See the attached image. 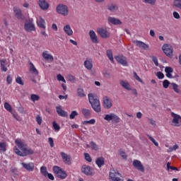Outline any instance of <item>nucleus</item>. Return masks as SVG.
<instances>
[{
  "instance_id": "1",
  "label": "nucleus",
  "mask_w": 181,
  "mask_h": 181,
  "mask_svg": "<svg viewBox=\"0 0 181 181\" xmlns=\"http://www.w3.org/2000/svg\"><path fill=\"white\" fill-rule=\"evenodd\" d=\"M16 146H14L13 151L18 156H28L29 155H33V151L32 148L28 147V144L21 139L15 140Z\"/></svg>"
},
{
  "instance_id": "2",
  "label": "nucleus",
  "mask_w": 181,
  "mask_h": 181,
  "mask_svg": "<svg viewBox=\"0 0 181 181\" xmlns=\"http://www.w3.org/2000/svg\"><path fill=\"white\" fill-rule=\"evenodd\" d=\"M88 97L93 110L95 112H101V104L100 103V100L97 99V97L93 93H89Z\"/></svg>"
},
{
  "instance_id": "3",
  "label": "nucleus",
  "mask_w": 181,
  "mask_h": 181,
  "mask_svg": "<svg viewBox=\"0 0 181 181\" xmlns=\"http://www.w3.org/2000/svg\"><path fill=\"white\" fill-rule=\"evenodd\" d=\"M121 173H119L118 170L114 168L110 169L109 172L110 181H124V180L121 179Z\"/></svg>"
},
{
  "instance_id": "4",
  "label": "nucleus",
  "mask_w": 181,
  "mask_h": 181,
  "mask_svg": "<svg viewBox=\"0 0 181 181\" xmlns=\"http://www.w3.org/2000/svg\"><path fill=\"white\" fill-rule=\"evenodd\" d=\"M53 172L57 177H59V179H62V180L67 177V173L57 165L53 167Z\"/></svg>"
},
{
  "instance_id": "5",
  "label": "nucleus",
  "mask_w": 181,
  "mask_h": 181,
  "mask_svg": "<svg viewBox=\"0 0 181 181\" xmlns=\"http://www.w3.org/2000/svg\"><path fill=\"white\" fill-rule=\"evenodd\" d=\"M105 121H107L108 122H113V124H118L121 122V118L118 117V115H115V113H110L105 115L104 117Z\"/></svg>"
},
{
  "instance_id": "6",
  "label": "nucleus",
  "mask_w": 181,
  "mask_h": 181,
  "mask_svg": "<svg viewBox=\"0 0 181 181\" xmlns=\"http://www.w3.org/2000/svg\"><path fill=\"white\" fill-rule=\"evenodd\" d=\"M172 117L171 124L173 127H181V116L173 112H170Z\"/></svg>"
},
{
  "instance_id": "7",
  "label": "nucleus",
  "mask_w": 181,
  "mask_h": 181,
  "mask_svg": "<svg viewBox=\"0 0 181 181\" xmlns=\"http://www.w3.org/2000/svg\"><path fill=\"white\" fill-rule=\"evenodd\" d=\"M57 12L62 16H69V6L63 4H59L57 6Z\"/></svg>"
},
{
  "instance_id": "8",
  "label": "nucleus",
  "mask_w": 181,
  "mask_h": 181,
  "mask_svg": "<svg viewBox=\"0 0 181 181\" xmlns=\"http://www.w3.org/2000/svg\"><path fill=\"white\" fill-rule=\"evenodd\" d=\"M24 29L26 32H35L36 26L35 23H33V18H30L28 21H25L24 24Z\"/></svg>"
},
{
  "instance_id": "9",
  "label": "nucleus",
  "mask_w": 181,
  "mask_h": 181,
  "mask_svg": "<svg viewBox=\"0 0 181 181\" xmlns=\"http://www.w3.org/2000/svg\"><path fill=\"white\" fill-rule=\"evenodd\" d=\"M81 172L86 176H93L94 175V170L93 168L87 165H83L81 168Z\"/></svg>"
},
{
  "instance_id": "10",
  "label": "nucleus",
  "mask_w": 181,
  "mask_h": 181,
  "mask_svg": "<svg viewBox=\"0 0 181 181\" xmlns=\"http://www.w3.org/2000/svg\"><path fill=\"white\" fill-rule=\"evenodd\" d=\"M162 50L168 57L173 56V47L170 45L165 44L163 45Z\"/></svg>"
},
{
  "instance_id": "11",
  "label": "nucleus",
  "mask_w": 181,
  "mask_h": 181,
  "mask_svg": "<svg viewBox=\"0 0 181 181\" xmlns=\"http://www.w3.org/2000/svg\"><path fill=\"white\" fill-rule=\"evenodd\" d=\"M36 23L38 28L41 29H46V21L44 20L42 16H37L36 17Z\"/></svg>"
},
{
  "instance_id": "12",
  "label": "nucleus",
  "mask_w": 181,
  "mask_h": 181,
  "mask_svg": "<svg viewBox=\"0 0 181 181\" xmlns=\"http://www.w3.org/2000/svg\"><path fill=\"white\" fill-rule=\"evenodd\" d=\"M97 32L100 36L103 37V39H107L110 37V32L106 28H100L97 29Z\"/></svg>"
},
{
  "instance_id": "13",
  "label": "nucleus",
  "mask_w": 181,
  "mask_h": 181,
  "mask_svg": "<svg viewBox=\"0 0 181 181\" xmlns=\"http://www.w3.org/2000/svg\"><path fill=\"white\" fill-rule=\"evenodd\" d=\"M115 60L124 66V67L128 66V62L127 61V57H124V55H118L115 57Z\"/></svg>"
},
{
  "instance_id": "14",
  "label": "nucleus",
  "mask_w": 181,
  "mask_h": 181,
  "mask_svg": "<svg viewBox=\"0 0 181 181\" xmlns=\"http://www.w3.org/2000/svg\"><path fill=\"white\" fill-rule=\"evenodd\" d=\"M132 165L135 169H137V170H139L140 172H145V168L139 160H134Z\"/></svg>"
},
{
  "instance_id": "15",
  "label": "nucleus",
  "mask_w": 181,
  "mask_h": 181,
  "mask_svg": "<svg viewBox=\"0 0 181 181\" xmlns=\"http://www.w3.org/2000/svg\"><path fill=\"white\" fill-rule=\"evenodd\" d=\"M60 155L65 165H71V157L70 156V155L64 152H61Z\"/></svg>"
},
{
  "instance_id": "16",
  "label": "nucleus",
  "mask_w": 181,
  "mask_h": 181,
  "mask_svg": "<svg viewBox=\"0 0 181 181\" xmlns=\"http://www.w3.org/2000/svg\"><path fill=\"white\" fill-rule=\"evenodd\" d=\"M37 4L42 11H47L49 6H50L49 2L46 0H38Z\"/></svg>"
},
{
  "instance_id": "17",
  "label": "nucleus",
  "mask_w": 181,
  "mask_h": 181,
  "mask_svg": "<svg viewBox=\"0 0 181 181\" xmlns=\"http://www.w3.org/2000/svg\"><path fill=\"white\" fill-rule=\"evenodd\" d=\"M103 107L107 110H110L112 107V101L107 96L103 98Z\"/></svg>"
},
{
  "instance_id": "18",
  "label": "nucleus",
  "mask_w": 181,
  "mask_h": 181,
  "mask_svg": "<svg viewBox=\"0 0 181 181\" xmlns=\"http://www.w3.org/2000/svg\"><path fill=\"white\" fill-rule=\"evenodd\" d=\"M42 56L45 60H47V62H54V57L52 54L49 53V51H44L42 54Z\"/></svg>"
},
{
  "instance_id": "19",
  "label": "nucleus",
  "mask_w": 181,
  "mask_h": 181,
  "mask_svg": "<svg viewBox=\"0 0 181 181\" xmlns=\"http://www.w3.org/2000/svg\"><path fill=\"white\" fill-rule=\"evenodd\" d=\"M21 165L23 168H24V169H25L28 172H33V170H35V164H33V163H21Z\"/></svg>"
},
{
  "instance_id": "20",
  "label": "nucleus",
  "mask_w": 181,
  "mask_h": 181,
  "mask_svg": "<svg viewBox=\"0 0 181 181\" xmlns=\"http://www.w3.org/2000/svg\"><path fill=\"white\" fill-rule=\"evenodd\" d=\"M89 37L93 43H98V37L95 30H90L89 31Z\"/></svg>"
},
{
  "instance_id": "21",
  "label": "nucleus",
  "mask_w": 181,
  "mask_h": 181,
  "mask_svg": "<svg viewBox=\"0 0 181 181\" xmlns=\"http://www.w3.org/2000/svg\"><path fill=\"white\" fill-rule=\"evenodd\" d=\"M108 23H111L112 25H122V22L121 20L116 18L115 17H108L107 18Z\"/></svg>"
},
{
  "instance_id": "22",
  "label": "nucleus",
  "mask_w": 181,
  "mask_h": 181,
  "mask_svg": "<svg viewBox=\"0 0 181 181\" xmlns=\"http://www.w3.org/2000/svg\"><path fill=\"white\" fill-rule=\"evenodd\" d=\"M120 86L124 88V90H127V91H131L132 90V87L131 86V84L128 83L127 81L120 80L119 81Z\"/></svg>"
},
{
  "instance_id": "23",
  "label": "nucleus",
  "mask_w": 181,
  "mask_h": 181,
  "mask_svg": "<svg viewBox=\"0 0 181 181\" xmlns=\"http://www.w3.org/2000/svg\"><path fill=\"white\" fill-rule=\"evenodd\" d=\"M63 30L67 36H71L73 35V29L70 24H66L63 27Z\"/></svg>"
},
{
  "instance_id": "24",
  "label": "nucleus",
  "mask_w": 181,
  "mask_h": 181,
  "mask_svg": "<svg viewBox=\"0 0 181 181\" xmlns=\"http://www.w3.org/2000/svg\"><path fill=\"white\" fill-rule=\"evenodd\" d=\"M136 45L142 50H149V45H146L142 41H136Z\"/></svg>"
},
{
  "instance_id": "25",
  "label": "nucleus",
  "mask_w": 181,
  "mask_h": 181,
  "mask_svg": "<svg viewBox=\"0 0 181 181\" xmlns=\"http://www.w3.org/2000/svg\"><path fill=\"white\" fill-rule=\"evenodd\" d=\"M83 65L87 70H93V60L91 59H86L83 62Z\"/></svg>"
},
{
  "instance_id": "26",
  "label": "nucleus",
  "mask_w": 181,
  "mask_h": 181,
  "mask_svg": "<svg viewBox=\"0 0 181 181\" xmlns=\"http://www.w3.org/2000/svg\"><path fill=\"white\" fill-rule=\"evenodd\" d=\"M13 12L17 19L22 20V11L18 7H13Z\"/></svg>"
},
{
  "instance_id": "27",
  "label": "nucleus",
  "mask_w": 181,
  "mask_h": 181,
  "mask_svg": "<svg viewBox=\"0 0 181 181\" xmlns=\"http://www.w3.org/2000/svg\"><path fill=\"white\" fill-rule=\"evenodd\" d=\"M56 110H57V112L58 115H59V117H67V112H65L64 110H63V109H62L61 106H57L56 107Z\"/></svg>"
},
{
  "instance_id": "28",
  "label": "nucleus",
  "mask_w": 181,
  "mask_h": 181,
  "mask_svg": "<svg viewBox=\"0 0 181 181\" xmlns=\"http://www.w3.org/2000/svg\"><path fill=\"white\" fill-rule=\"evenodd\" d=\"M30 71L34 74V76H39V71L36 69L33 63L30 62Z\"/></svg>"
},
{
  "instance_id": "29",
  "label": "nucleus",
  "mask_w": 181,
  "mask_h": 181,
  "mask_svg": "<svg viewBox=\"0 0 181 181\" xmlns=\"http://www.w3.org/2000/svg\"><path fill=\"white\" fill-rule=\"evenodd\" d=\"M95 163L97 166L101 168L102 166H104V164L105 163V160L103 157H99L95 160Z\"/></svg>"
},
{
  "instance_id": "30",
  "label": "nucleus",
  "mask_w": 181,
  "mask_h": 181,
  "mask_svg": "<svg viewBox=\"0 0 181 181\" xmlns=\"http://www.w3.org/2000/svg\"><path fill=\"white\" fill-rule=\"evenodd\" d=\"M90 149L92 151H95V152L100 151V146L97 144L95 142L91 141H90Z\"/></svg>"
},
{
  "instance_id": "31",
  "label": "nucleus",
  "mask_w": 181,
  "mask_h": 181,
  "mask_svg": "<svg viewBox=\"0 0 181 181\" xmlns=\"http://www.w3.org/2000/svg\"><path fill=\"white\" fill-rule=\"evenodd\" d=\"M81 112L83 115V117H90L91 115V110L87 109V108H82L81 109Z\"/></svg>"
},
{
  "instance_id": "32",
  "label": "nucleus",
  "mask_w": 181,
  "mask_h": 181,
  "mask_svg": "<svg viewBox=\"0 0 181 181\" xmlns=\"http://www.w3.org/2000/svg\"><path fill=\"white\" fill-rule=\"evenodd\" d=\"M171 86H172L173 90V91H175V93H176L177 94H180L181 90H180V88H179V85H177V83H172Z\"/></svg>"
},
{
  "instance_id": "33",
  "label": "nucleus",
  "mask_w": 181,
  "mask_h": 181,
  "mask_svg": "<svg viewBox=\"0 0 181 181\" xmlns=\"http://www.w3.org/2000/svg\"><path fill=\"white\" fill-rule=\"evenodd\" d=\"M0 64H1V71H4V72L8 71V68L6 67V62H5V60L1 59L0 61Z\"/></svg>"
},
{
  "instance_id": "34",
  "label": "nucleus",
  "mask_w": 181,
  "mask_h": 181,
  "mask_svg": "<svg viewBox=\"0 0 181 181\" xmlns=\"http://www.w3.org/2000/svg\"><path fill=\"white\" fill-rule=\"evenodd\" d=\"M77 95H78V97H80L81 98L86 97V93H84V89H83L81 88H78L77 89Z\"/></svg>"
},
{
  "instance_id": "35",
  "label": "nucleus",
  "mask_w": 181,
  "mask_h": 181,
  "mask_svg": "<svg viewBox=\"0 0 181 181\" xmlns=\"http://www.w3.org/2000/svg\"><path fill=\"white\" fill-rule=\"evenodd\" d=\"M108 11H110V12H117L118 11V6L116 4H110L107 6Z\"/></svg>"
},
{
  "instance_id": "36",
  "label": "nucleus",
  "mask_w": 181,
  "mask_h": 181,
  "mask_svg": "<svg viewBox=\"0 0 181 181\" xmlns=\"http://www.w3.org/2000/svg\"><path fill=\"white\" fill-rule=\"evenodd\" d=\"M107 57H108L109 60L114 63V56L112 55V51L111 49H108L106 51Z\"/></svg>"
},
{
  "instance_id": "37",
  "label": "nucleus",
  "mask_w": 181,
  "mask_h": 181,
  "mask_svg": "<svg viewBox=\"0 0 181 181\" xmlns=\"http://www.w3.org/2000/svg\"><path fill=\"white\" fill-rule=\"evenodd\" d=\"M30 100L33 103H35V101H39V100H40V96H39V95H36V94H31Z\"/></svg>"
},
{
  "instance_id": "38",
  "label": "nucleus",
  "mask_w": 181,
  "mask_h": 181,
  "mask_svg": "<svg viewBox=\"0 0 181 181\" xmlns=\"http://www.w3.org/2000/svg\"><path fill=\"white\" fill-rule=\"evenodd\" d=\"M173 6L177 9H181V0H174Z\"/></svg>"
},
{
  "instance_id": "39",
  "label": "nucleus",
  "mask_w": 181,
  "mask_h": 181,
  "mask_svg": "<svg viewBox=\"0 0 181 181\" xmlns=\"http://www.w3.org/2000/svg\"><path fill=\"white\" fill-rule=\"evenodd\" d=\"M2 152H6V144L4 142H0V153Z\"/></svg>"
},
{
  "instance_id": "40",
  "label": "nucleus",
  "mask_w": 181,
  "mask_h": 181,
  "mask_svg": "<svg viewBox=\"0 0 181 181\" xmlns=\"http://www.w3.org/2000/svg\"><path fill=\"white\" fill-rule=\"evenodd\" d=\"M52 127H53L55 132H59L60 131V125H59V124H57V122L54 121L52 122Z\"/></svg>"
},
{
  "instance_id": "41",
  "label": "nucleus",
  "mask_w": 181,
  "mask_h": 181,
  "mask_svg": "<svg viewBox=\"0 0 181 181\" xmlns=\"http://www.w3.org/2000/svg\"><path fill=\"white\" fill-rule=\"evenodd\" d=\"M40 172L45 177L47 176V168L45 166H42L40 168Z\"/></svg>"
},
{
  "instance_id": "42",
  "label": "nucleus",
  "mask_w": 181,
  "mask_h": 181,
  "mask_svg": "<svg viewBox=\"0 0 181 181\" xmlns=\"http://www.w3.org/2000/svg\"><path fill=\"white\" fill-rule=\"evenodd\" d=\"M66 80L71 83H74L76 81V77L71 74H68L66 76Z\"/></svg>"
},
{
  "instance_id": "43",
  "label": "nucleus",
  "mask_w": 181,
  "mask_h": 181,
  "mask_svg": "<svg viewBox=\"0 0 181 181\" xmlns=\"http://www.w3.org/2000/svg\"><path fill=\"white\" fill-rule=\"evenodd\" d=\"M83 125H87V124H90V125H94L95 124V120L92 119L90 120H85L82 122Z\"/></svg>"
},
{
  "instance_id": "44",
  "label": "nucleus",
  "mask_w": 181,
  "mask_h": 181,
  "mask_svg": "<svg viewBox=\"0 0 181 181\" xmlns=\"http://www.w3.org/2000/svg\"><path fill=\"white\" fill-rule=\"evenodd\" d=\"M83 155H84L85 160L87 162H89V163L93 162V160L91 159V156H90V154L88 153H84Z\"/></svg>"
},
{
  "instance_id": "45",
  "label": "nucleus",
  "mask_w": 181,
  "mask_h": 181,
  "mask_svg": "<svg viewBox=\"0 0 181 181\" xmlns=\"http://www.w3.org/2000/svg\"><path fill=\"white\" fill-rule=\"evenodd\" d=\"M4 108L6 110V111H8V112H12V106L8 103H4Z\"/></svg>"
},
{
  "instance_id": "46",
  "label": "nucleus",
  "mask_w": 181,
  "mask_h": 181,
  "mask_svg": "<svg viewBox=\"0 0 181 181\" xmlns=\"http://www.w3.org/2000/svg\"><path fill=\"white\" fill-rule=\"evenodd\" d=\"M77 115H78V112H77V111H76V110H74L70 114L69 118H70V119H74V118H76V117H77Z\"/></svg>"
},
{
  "instance_id": "47",
  "label": "nucleus",
  "mask_w": 181,
  "mask_h": 181,
  "mask_svg": "<svg viewBox=\"0 0 181 181\" xmlns=\"http://www.w3.org/2000/svg\"><path fill=\"white\" fill-rule=\"evenodd\" d=\"M57 79L58 81H62V83H66V79H64V77L60 74L57 75Z\"/></svg>"
},
{
  "instance_id": "48",
  "label": "nucleus",
  "mask_w": 181,
  "mask_h": 181,
  "mask_svg": "<svg viewBox=\"0 0 181 181\" xmlns=\"http://www.w3.org/2000/svg\"><path fill=\"white\" fill-rule=\"evenodd\" d=\"M147 136L148 138V139H150V141H151V142H153V144L156 146H159V143H158L156 141V140H155V139H153L152 136H151L149 134H147Z\"/></svg>"
},
{
  "instance_id": "49",
  "label": "nucleus",
  "mask_w": 181,
  "mask_h": 181,
  "mask_svg": "<svg viewBox=\"0 0 181 181\" xmlns=\"http://www.w3.org/2000/svg\"><path fill=\"white\" fill-rule=\"evenodd\" d=\"M177 149H179V146L177 144H175L173 147H170L167 150V152H173V151H177Z\"/></svg>"
},
{
  "instance_id": "50",
  "label": "nucleus",
  "mask_w": 181,
  "mask_h": 181,
  "mask_svg": "<svg viewBox=\"0 0 181 181\" xmlns=\"http://www.w3.org/2000/svg\"><path fill=\"white\" fill-rule=\"evenodd\" d=\"M134 77V78L139 81V83H141V84H144V81H142V79H141V78L139 77V76H138V74H136V72H134L133 73Z\"/></svg>"
},
{
  "instance_id": "51",
  "label": "nucleus",
  "mask_w": 181,
  "mask_h": 181,
  "mask_svg": "<svg viewBox=\"0 0 181 181\" xmlns=\"http://www.w3.org/2000/svg\"><path fill=\"white\" fill-rule=\"evenodd\" d=\"M16 83H17V84H20V86H24V84H25L21 76H18L16 78Z\"/></svg>"
},
{
  "instance_id": "52",
  "label": "nucleus",
  "mask_w": 181,
  "mask_h": 181,
  "mask_svg": "<svg viewBox=\"0 0 181 181\" xmlns=\"http://www.w3.org/2000/svg\"><path fill=\"white\" fill-rule=\"evenodd\" d=\"M170 85V82L168 80H164L163 81V87L164 88H169V86Z\"/></svg>"
},
{
  "instance_id": "53",
  "label": "nucleus",
  "mask_w": 181,
  "mask_h": 181,
  "mask_svg": "<svg viewBox=\"0 0 181 181\" xmlns=\"http://www.w3.org/2000/svg\"><path fill=\"white\" fill-rule=\"evenodd\" d=\"M167 166V170H170V169L171 170H177V168L176 167H173V166H170V163H167L166 164Z\"/></svg>"
},
{
  "instance_id": "54",
  "label": "nucleus",
  "mask_w": 181,
  "mask_h": 181,
  "mask_svg": "<svg viewBox=\"0 0 181 181\" xmlns=\"http://www.w3.org/2000/svg\"><path fill=\"white\" fill-rule=\"evenodd\" d=\"M156 76L158 77V78L159 80H162V79L165 78V75L161 71L157 72Z\"/></svg>"
},
{
  "instance_id": "55",
  "label": "nucleus",
  "mask_w": 181,
  "mask_h": 181,
  "mask_svg": "<svg viewBox=\"0 0 181 181\" xmlns=\"http://www.w3.org/2000/svg\"><path fill=\"white\" fill-rule=\"evenodd\" d=\"M145 4H148V5H155L156 4V0H144Z\"/></svg>"
},
{
  "instance_id": "56",
  "label": "nucleus",
  "mask_w": 181,
  "mask_h": 181,
  "mask_svg": "<svg viewBox=\"0 0 181 181\" xmlns=\"http://www.w3.org/2000/svg\"><path fill=\"white\" fill-rule=\"evenodd\" d=\"M151 59H152L155 66H159V62L158 61V57L153 56V57H151Z\"/></svg>"
},
{
  "instance_id": "57",
  "label": "nucleus",
  "mask_w": 181,
  "mask_h": 181,
  "mask_svg": "<svg viewBox=\"0 0 181 181\" xmlns=\"http://www.w3.org/2000/svg\"><path fill=\"white\" fill-rule=\"evenodd\" d=\"M173 16L175 18V19H180V15L179 13H177V11H174L173 13Z\"/></svg>"
},
{
  "instance_id": "58",
  "label": "nucleus",
  "mask_w": 181,
  "mask_h": 181,
  "mask_svg": "<svg viewBox=\"0 0 181 181\" xmlns=\"http://www.w3.org/2000/svg\"><path fill=\"white\" fill-rule=\"evenodd\" d=\"M35 119H36L37 123L38 124V125H42V117H40V115H37L35 117Z\"/></svg>"
},
{
  "instance_id": "59",
  "label": "nucleus",
  "mask_w": 181,
  "mask_h": 181,
  "mask_svg": "<svg viewBox=\"0 0 181 181\" xmlns=\"http://www.w3.org/2000/svg\"><path fill=\"white\" fill-rule=\"evenodd\" d=\"M48 142L51 146V148H53L54 146V141H53V138L52 137H49L48 139Z\"/></svg>"
},
{
  "instance_id": "60",
  "label": "nucleus",
  "mask_w": 181,
  "mask_h": 181,
  "mask_svg": "<svg viewBox=\"0 0 181 181\" xmlns=\"http://www.w3.org/2000/svg\"><path fill=\"white\" fill-rule=\"evenodd\" d=\"M165 73H172L173 71V69H172L170 66H166L165 68Z\"/></svg>"
},
{
  "instance_id": "61",
  "label": "nucleus",
  "mask_w": 181,
  "mask_h": 181,
  "mask_svg": "<svg viewBox=\"0 0 181 181\" xmlns=\"http://www.w3.org/2000/svg\"><path fill=\"white\" fill-rule=\"evenodd\" d=\"M6 82L8 84H12V77L10 75L7 76Z\"/></svg>"
},
{
  "instance_id": "62",
  "label": "nucleus",
  "mask_w": 181,
  "mask_h": 181,
  "mask_svg": "<svg viewBox=\"0 0 181 181\" xmlns=\"http://www.w3.org/2000/svg\"><path fill=\"white\" fill-rule=\"evenodd\" d=\"M52 29L55 32H57V30H59V28H57V25L56 23H53L52 25Z\"/></svg>"
},
{
  "instance_id": "63",
  "label": "nucleus",
  "mask_w": 181,
  "mask_h": 181,
  "mask_svg": "<svg viewBox=\"0 0 181 181\" xmlns=\"http://www.w3.org/2000/svg\"><path fill=\"white\" fill-rule=\"evenodd\" d=\"M47 177H48V179H49L50 180H54V176H53L52 175V173H47Z\"/></svg>"
},
{
  "instance_id": "64",
  "label": "nucleus",
  "mask_w": 181,
  "mask_h": 181,
  "mask_svg": "<svg viewBox=\"0 0 181 181\" xmlns=\"http://www.w3.org/2000/svg\"><path fill=\"white\" fill-rule=\"evenodd\" d=\"M120 156L123 158V159H127V154L124 152H121L120 153Z\"/></svg>"
}]
</instances>
